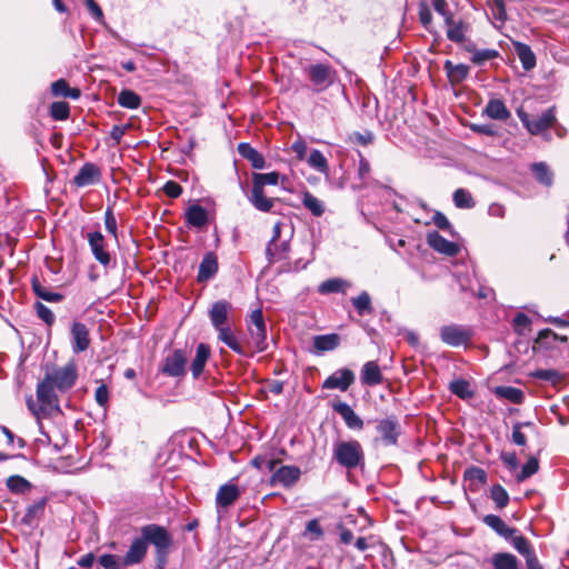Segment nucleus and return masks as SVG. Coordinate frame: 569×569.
Returning <instances> with one entry per match:
<instances>
[{"label": "nucleus", "instance_id": "f257e3e1", "mask_svg": "<svg viewBox=\"0 0 569 569\" xmlns=\"http://www.w3.org/2000/svg\"><path fill=\"white\" fill-rule=\"evenodd\" d=\"M147 545L154 548L156 569H164L168 557L173 548V537L167 528L157 523H150L140 528Z\"/></svg>", "mask_w": 569, "mask_h": 569}, {"label": "nucleus", "instance_id": "f03ea898", "mask_svg": "<svg viewBox=\"0 0 569 569\" xmlns=\"http://www.w3.org/2000/svg\"><path fill=\"white\" fill-rule=\"evenodd\" d=\"M280 174L276 171L268 173L252 174V190L249 196L250 203L261 212H269L274 206L276 199L264 196L266 186H276L279 183Z\"/></svg>", "mask_w": 569, "mask_h": 569}, {"label": "nucleus", "instance_id": "7ed1b4c3", "mask_svg": "<svg viewBox=\"0 0 569 569\" xmlns=\"http://www.w3.org/2000/svg\"><path fill=\"white\" fill-rule=\"evenodd\" d=\"M333 458L348 470L363 465L365 453L357 440L339 441L333 446Z\"/></svg>", "mask_w": 569, "mask_h": 569}, {"label": "nucleus", "instance_id": "20e7f679", "mask_svg": "<svg viewBox=\"0 0 569 569\" xmlns=\"http://www.w3.org/2000/svg\"><path fill=\"white\" fill-rule=\"evenodd\" d=\"M303 73L312 86L313 92H322L338 78L337 71L326 63H312L303 68Z\"/></svg>", "mask_w": 569, "mask_h": 569}, {"label": "nucleus", "instance_id": "39448f33", "mask_svg": "<svg viewBox=\"0 0 569 569\" xmlns=\"http://www.w3.org/2000/svg\"><path fill=\"white\" fill-rule=\"evenodd\" d=\"M44 377L57 388V390L61 392L68 391L77 381V365L73 361H70L62 367H52L47 370Z\"/></svg>", "mask_w": 569, "mask_h": 569}, {"label": "nucleus", "instance_id": "423d86ee", "mask_svg": "<svg viewBox=\"0 0 569 569\" xmlns=\"http://www.w3.org/2000/svg\"><path fill=\"white\" fill-rule=\"evenodd\" d=\"M517 116L519 117L522 124L531 134H540L550 129L556 122L555 109L549 108L545 110L540 116L535 119H531L530 116L523 110H517Z\"/></svg>", "mask_w": 569, "mask_h": 569}, {"label": "nucleus", "instance_id": "0eeeda50", "mask_svg": "<svg viewBox=\"0 0 569 569\" xmlns=\"http://www.w3.org/2000/svg\"><path fill=\"white\" fill-rule=\"evenodd\" d=\"M376 431L385 446H397L401 435V425L398 417L390 415L376 420Z\"/></svg>", "mask_w": 569, "mask_h": 569}, {"label": "nucleus", "instance_id": "6e6552de", "mask_svg": "<svg viewBox=\"0 0 569 569\" xmlns=\"http://www.w3.org/2000/svg\"><path fill=\"white\" fill-rule=\"evenodd\" d=\"M248 331L251 342L254 345L257 352L267 349V332L263 315L260 309L253 310L248 319Z\"/></svg>", "mask_w": 569, "mask_h": 569}, {"label": "nucleus", "instance_id": "1a4fd4ad", "mask_svg": "<svg viewBox=\"0 0 569 569\" xmlns=\"http://www.w3.org/2000/svg\"><path fill=\"white\" fill-rule=\"evenodd\" d=\"M233 307L227 300H218L208 311L210 322L214 330L229 327L232 323Z\"/></svg>", "mask_w": 569, "mask_h": 569}, {"label": "nucleus", "instance_id": "9d476101", "mask_svg": "<svg viewBox=\"0 0 569 569\" xmlns=\"http://www.w3.org/2000/svg\"><path fill=\"white\" fill-rule=\"evenodd\" d=\"M88 243L94 259L104 268L111 266V254L106 249V240L100 231L89 232L87 234Z\"/></svg>", "mask_w": 569, "mask_h": 569}, {"label": "nucleus", "instance_id": "9b49d317", "mask_svg": "<svg viewBox=\"0 0 569 569\" xmlns=\"http://www.w3.org/2000/svg\"><path fill=\"white\" fill-rule=\"evenodd\" d=\"M71 348L74 353L86 351L91 342L90 332L87 326L80 321H73L70 328Z\"/></svg>", "mask_w": 569, "mask_h": 569}, {"label": "nucleus", "instance_id": "f8f14e48", "mask_svg": "<svg viewBox=\"0 0 569 569\" xmlns=\"http://www.w3.org/2000/svg\"><path fill=\"white\" fill-rule=\"evenodd\" d=\"M355 382V373L352 370L342 368L336 370L330 375L322 383L323 389H338L340 391H347L349 387Z\"/></svg>", "mask_w": 569, "mask_h": 569}, {"label": "nucleus", "instance_id": "ddd939ff", "mask_svg": "<svg viewBox=\"0 0 569 569\" xmlns=\"http://www.w3.org/2000/svg\"><path fill=\"white\" fill-rule=\"evenodd\" d=\"M440 338L446 345L458 347L469 341L470 332L461 326L449 325L441 327Z\"/></svg>", "mask_w": 569, "mask_h": 569}, {"label": "nucleus", "instance_id": "4468645a", "mask_svg": "<svg viewBox=\"0 0 569 569\" xmlns=\"http://www.w3.org/2000/svg\"><path fill=\"white\" fill-rule=\"evenodd\" d=\"M187 359L181 350L168 355L161 366V372L169 377H180L186 372Z\"/></svg>", "mask_w": 569, "mask_h": 569}, {"label": "nucleus", "instance_id": "2eb2a0df", "mask_svg": "<svg viewBox=\"0 0 569 569\" xmlns=\"http://www.w3.org/2000/svg\"><path fill=\"white\" fill-rule=\"evenodd\" d=\"M301 471L296 466H282L271 476V485H281L284 488L292 487L300 479Z\"/></svg>", "mask_w": 569, "mask_h": 569}, {"label": "nucleus", "instance_id": "dca6fc26", "mask_svg": "<svg viewBox=\"0 0 569 569\" xmlns=\"http://www.w3.org/2000/svg\"><path fill=\"white\" fill-rule=\"evenodd\" d=\"M147 551L148 545L143 536L140 533V537H136L132 540L128 551L123 556V565L133 566L140 563L146 558Z\"/></svg>", "mask_w": 569, "mask_h": 569}, {"label": "nucleus", "instance_id": "f3484780", "mask_svg": "<svg viewBox=\"0 0 569 569\" xmlns=\"http://www.w3.org/2000/svg\"><path fill=\"white\" fill-rule=\"evenodd\" d=\"M57 389L46 377L37 386V402L43 403L51 411L58 409Z\"/></svg>", "mask_w": 569, "mask_h": 569}, {"label": "nucleus", "instance_id": "a211bd4d", "mask_svg": "<svg viewBox=\"0 0 569 569\" xmlns=\"http://www.w3.org/2000/svg\"><path fill=\"white\" fill-rule=\"evenodd\" d=\"M241 496V490L233 482H227L222 485L216 495L217 508L226 509L233 505Z\"/></svg>", "mask_w": 569, "mask_h": 569}, {"label": "nucleus", "instance_id": "6ab92c4d", "mask_svg": "<svg viewBox=\"0 0 569 569\" xmlns=\"http://www.w3.org/2000/svg\"><path fill=\"white\" fill-rule=\"evenodd\" d=\"M428 244L436 251L453 257L459 252V246L440 236L437 231L429 232L427 236Z\"/></svg>", "mask_w": 569, "mask_h": 569}, {"label": "nucleus", "instance_id": "aec40b11", "mask_svg": "<svg viewBox=\"0 0 569 569\" xmlns=\"http://www.w3.org/2000/svg\"><path fill=\"white\" fill-rule=\"evenodd\" d=\"M332 409L341 416L348 428L353 430H361L363 428L362 419L347 402H336L332 405Z\"/></svg>", "mask_w": 569, "mask_h": 569}, {"label": "nucleus", "instance_id": "412c9836", "mask_svg": "<svg viewBox=\"0 0 569 569\" xmlns=\"http://www.w3.org/2000/svg\"><path fill=\"white\" fill-rule=\"evenodd\" d=\"M47 502H48V499L43 497L40 500L28 506V508L21 519L22 523L30 528L37 527L40 519L44 516Z\"/></svg>", "mask_w": 569, "mask_h": 569}, {"label": "nucleus", "instance_id": "4be33fe9", "mask_svg": "<svg viewBox=\"0 0 569 569\" xmlns=\"http://www.w3.org/2000/svg\"><path fill=\"white\" fill-rule=\"evenodd\" d=\"M218 271V259L213 252H207L199 264L197 280L200 283L209 281Z\"/></svg>", "mask_w": 569, "mask_h": 569}, {"label": "nucleus", "instance_id": "5701e85b", "mask_svg": "<svg viewBox=\"0 0 569 569\" xmlns=\"http://www.w3.org/2000/svg\"><path fill=\"white\" fill-rule=\"evenodd\" d=\"M100 178V170L93 163H84L73 178L77 187H86L94 183Z\"/></svg>", "mask_w": 569, "mask_h": 569}, {"label": "nucleus", "instance_id": "b1692460", "mask_svg": "<svg viewBox=\"0 0 569 569\" xmlns=\"http://www.w3.org/2000/svg\"><path fill=\"white\" fill-rule=\"evenodd\" d=\"M218 333V340L223 342L226 346H228L232 351H234L237 355L246 356L247 352L239 341L236 332L232 329V326L224 327L221 329L216 330Z\"/></svg>", "mask_w": 569, "mask_h": 569}, {"label": "nucleus", "instance_id": "393cba45", "mask_svg": "<svg viewBox=\"0 0 569 569\" xmlns=\"http://www.w3.org/2000/svg\"><path fill=\"white\" fill-rule=\"evenodd\" d=\"M447 27V38L455 42L461 44L466 40V34L469 31V24L463 20L456 21L453 17L450 18V22H445Z\"/></svg>", "mask_w": 569, "mask_h": 569}, {"label": "nucleus", "instance_id": "a878e982", "mask_svg": "<svg viewBox=\"0 0 569 569\" xmlns=\"http://www.w3.org/2000/svg\"><path fill=\"white\" fill-rule=\"evenodd\" d=\"M361 382L367 386L380 385L383 380L381 370L376 361H368L361 369Z\"/></svg>", "mask_w": 569, "mask_h": 569}, {"label": "nucleus", "instance_id": "bb28decb", "mask_svg": "<svg viewBox=\"0 0 569 569\" xmlns=\"http://www.w3.org/2000/svg\"><path fill=\"white\" fill-rule=\"evenodd\" d=\"M483 522L492 530H495L499 536L506 539L511 538L517 532L515 528L508 527L506 522L496 515L485 516Z\"/></svg>", "mask_w": 569, "mask_h": 569}, {"label": "nucleus", "instance_id": "cd10ccee", "mask_svg": "<svg viewBox=\"0 0 569 569\" xmlns=\"http://www.w3.org/2000/svg\"><path fill=\"white\" fill-rule=\"evenodd\" d=\"M238 152L248 161H250L251 166L254 169H263L266 166V160L263 156L252 148L249 143H239Z\"/></svg>", "mask_w": 569, "mask_h": 569}, {"label": "nucleus", "instance_id": "c85d7f7f", "mask_svg": "<svg viewBox=\"0 0 569 569\" xmlns=\"http://www.w3.org/2000/svg\"><path fill=\"white\" fill-rule=\"evenodd\" d=\"M443 68L452 84L461 83L469 74V67L463 63L453 64L450 60H447Z\"/></svg>", "mask_w": 569, "mask_h": 569}, {"label": "nucleus", "instance_id": "c756f323", "mask_svg": "<svg viewBox=\"0 0 569 569\" xmlns=\"http://www.w3.org/2000/svg\"><path fill=\"white\" fill-rule=\"evenodd\" d=\"M340 345V337L337 333L320 335L313 337V348L317 352L335 350Z\"/></svg>", "mask_w": 569, "mask_h": 569}, {"label": "nucleus", "instance_id": "7c9ffc66", "mask_svg": "<svg viewBox=\"0 0 569 569\" xmlns=\"http://www.w3.org/2000/svg\"><path fill=\"white\" fill-rule=\"evenodd\" d=\"M210 357V348L204 343H200L197 347L196 357L191 363V372L194 378H198L204 368L206 362Z\"/></svg>", "mask_w": 569, "mask_h": 569}, {"label": "nucleus", "instance_id": "2f4dec72", "mask_svg": "<svg viewBox=\"0 0 569 569\" xmlns=\"http://www.w3.org/2000/svg\"><path fill=\"white\" fill-rule=\"evenodd\" d=\"M486 114L493 120H507L510 117V111L507 109L505 102L500 99H491L486 106Z\"/></svg>", "mask_w": 569, "mask_h": 569}, {"label": "nucleus", "instance_id": "473e14b6", "mask_svg": "<svg viewBox=\"0 0 569 569\" xmlns=\"http://www.w3.org/2000/svg\"><path fill=\"white\" fill-rule=\"evenodd\" d=\"M516 53L525 70H531L536 66V56L528 44L522 42L513 43Z\"/></svg>", "mask_w": 569, "mask_h": 569}, {"label": "nucleus", "instance_id": "72a5a7b5", "mask_svg": "<svg viewBox=\"0 0 569 569\" xmlns=\"http://www.w3.org/2000/svg\"><path fill=\"white\" fill-rule=\"evenodd\" d=\"M493 569H518L519 561L516 556L508 552H497L491 557Z\"/></svg>", "mask_w": 569, "mask_h": 569}, {"label": "nucleus", "instance_id": "f704fd0d", "mask_svg": "<svg viewBox=\"0 0 569 569\" xmlns=\"http://www.w3.org/2000/svg\"><path fill=\"white\" fill-rule=\"evenodd\" d=\"M186 219L190 226L201 228L208 222V213L203 207L193 204L187 210Z\"/></svg>", "mask_w": 569, "mask_h": 569}, {"label": "nucleus", "instance_id": "c9c22d12", "mask_svg": "<svg viewBox=\"0 0 569 569\" xmlns=\"http://www.w3.org/2000/svg\"><path fill=\"white\" fill-rule=\"evenodd\" d=\"M557 341L565 343L568 341V338L566 336L557 335L551 329H543L539 331L535 340V347L538 346L539 348H551L553 342Z\"/></svg>", "mask_w": 569, "mask_h": 569}, {"label": "nucleus", "instance_id": "e433bc0d", "mask_svg": "<svg viewBox=\"0 0 569 569\" xmlns=\"http://www.w3.org/2000/svg\"><path fill=\"white\" fill-rule=\"evenodd\" d=\"M8 490L14 495H24L32 489V483L22 476H10L6 480Z\"/></svg>", "mask_w": 569, "mask_h": 569}, {"label": "nucleus", "instance_id": "4c0bfd02", "mask_svg": "<svg viewBox=\"0 0 569 569\" xmlns=\"http://www.w3.org/2000/svg\"><path fill=\"white\" fill-rule=\"evenodd\" d=\"M349 286L350 283L347 280L341 278H331L319 284L318 292L321 295L345 292Z\"/></svg>", "mask_w": 569, "mask_h": 569}, {"label": "nucleus", "instance_id": "58836bf2", "mask_svg": "<svg viewBox=\"0 0 569 569\" xmlns=\"http://www.w3.org/2000/svg\"><path fill=\"white\" fill-rule=\"evenodd\" d=\"M51 92L57 97H66L71 99H78L80 97V90L77 88H70L64 79H59L51 84Z\"/></svg>", "mask_w": 569, "mask_h": 569}, {"label": "nucleus", "instance_id": "ea45409f", "mask_svg": "<svg viewBox=\"0 0 569 569\" xmlns=\"http://www.w3.org/2000/svg\"><path fill=\"white\" fill-rule=\"evenodd\" d=\"M289 252V242L288 241H278L276 243H268L266 249V254L270 262L276 260H282L287 257Z\"/></svg>", "mask_w": 569, "mask_h": 569}, {"label": "nucleus", "instance_id": "a19ab883", "mask_svg": "<svg viewBox=\"0 0 569 569\" xmlns=\"http://www.w3.org/2000/svg\"><path fill=\"white\" fill-rule=\"evenodd\" d=\"M302 204L315 217H321L325 212V203L309 191L302 193Z\"/></svg>", "mask_w": 569, "mask_h": 569}, {"label": "nucleus", "instance_id": "79ce46f5", "mask_svg": "<svg viewBox=\"0 0 569 569\" xmlns=\"http://www.w3.org/2000/svg\"><path fill=\"white\" fill-rule=\"evenodd\" d=\"M32 290L38 298L48 302H60L63 300V295L48 290L36 278L32 280Z\"/></svg>", "mask_w": 569, "mask_h": 569}, {"label": "nucleus", "instance_id": "37998d69", "mask_svg": "<svg viewBox=\"0 0 569 569\" xmlns=\"http://www.w3.org/2000/svg\"><path fill=\"white\" fill-rule=\"evenodd\" d=\"M359 316L370 315L373 311L371 298L367 291H362L358 297L351 299Z\"/></svg>", "mask_w": 569, "mask_h": 569}, {"label": "nucleus", "instance_id": "c03bdc74", "mask_svg": "<svg viewBox=\"0 0 569 569\" xmlns=\"http://www.w3.org/2000/svg\"><path fill=\"white\" fill-rule=\"evenodd\" d=\"M308 164L315 169L316 171L328 174L329 172V164L326 159V157L322 154L321 151L315 149L310 152L308 158Z\"/></svg>", "mask_w": 569, "mask_h": 569}, {"label": "nucleus", "instance_id": "a18cd8bd", "mask_svg": "<svg viewBox=\"0 0 569 569\" xmlns=\"http://www.w3.org/2000/svg\"><path fill=\"white\" fill-rule=\"evenodd\" d=\"M495 393L503 399H507L513 403H521L523 399V392L515 387L500 386L495 389Z\"/></svg>", "mask_w": 569, "mask_h": 569}, {"label": "nucleus", "instance_id": "49530a36", "mask_svg": "<svg viewBox=\"0 0 569 569\" xmlns=\"http://www.w3.org/2000/svg\"><path fill=\"white\" fill-rule=\"evenodd\" d=\"M118 103L127 109H138L141 104V98L132 90H122L118 96Z\"/></svg>", "mask_w": 569, "mask_h": 569}, {"label": "nucleus", "instance_id": "de8ad7c7", "mask_svg": "<svg viewBox=\"0 0 569 569\" xmlns=\"http://www.w3.org/2000/svg\"><path fill=\"white\" fill-rule=\"evenodd\" d=\"M450 391L463 400L471 399L475 395L469 381L463 379L452 381L450 383Z\"/></svg>", "mask_w": 569, "mask_h": 569}, {"label": "nucleus", "instance_id": "09e8293b", "mask_svg": "<svg viewBox=\"0 0 569 569\" xmlns=\"http://www.w3.org/2000/svg\"><path fill=\"white\" fill-rule=\"evenodd\" d=\"M452 198L455 206L460 209H471L476 204L471 193L462 188L457 189L453 192Z\"/></svg>", "mask_w": 569, "mask_h": 569}, {"label": "nucleus", "instance_id": "8fccbe9b", "mask_svg": "<svg viewBox=\"0 0 569 569\" xmlns=\"http://www.w3.org/2000/svg\"><path fill=\"white\" fill-rule=\"evenodd\" d=\"M490 498L498 509L505 508L509 503V495L501 485H493L490 489Z\"/></svg>", "mask_w": 569, "mask_h": 569}, {"label": "nucleus", "instance_id": "3c124183", "mask_svg": "<svg viewBox=\"0 0 569 569\" xmlns=\"http://www.w3.org/2000/svg\"><path fill=\"white\" fill-rule=\"evenodd\" d=\"M530 318L522 312H518L512 320L513 330L519 336H526L530 331Z\"/></svg>", "mask_w": 569, "mask_h": 569}, {"label": "nucleus", "instance_id": "603ef678", "mask_svg": "<svg viewBox=\"0 0 569 569\" xmlns=\"http://www.w3.org/2000/svg\"><path fill=\"white\" fill-rule=\"evenodd\" d=\"M498 57L499 52L496 49H480L479 51H475L470 61L476 66H483L487 61L493 60Z\"/></svg>", "mask_w": 569, "mask_h": 569}, {"label": "nucleus", "instance_id": "864d4df0", "mask_svg": "<svg viewBox=\"0 0 569 569\" xmlns=\"http://www.w3.org/2000/svg\"><path fill=\"white\" fill-rule=\"evenodd\" d=\"M70 107L64 101H56L50 107V116L54 120L63 121L69 118Z\"/></svg>", "mask_w": 569, "mask_h": 569}, {"label": "nucleus", "instance_id": "5fc2aeb1", "mask_svg": "<svg viewBox=\"0 0 569 569\" xmlns=\"http://www.w3.org/2000/svg\"><path fill=\"white\" fill-rule=\"evenodd\" d=\"M532 172L539 182H541L546 186L551 184L552 174H551L549 168L545 163H542V162L535 163L532 166Z\"/></svg>", "mask_w": 569, "mask_h": 569}, {"label": "nucleus", "instance_id": "6e6d98bb", "mask_svg": "<svg viewBox=\"0 0 569 569\" xmlns=\"http://www.w3.org/2000/svg\"><path fill=\"white\" fill-rule=\"evenodd\" d=\"M539 469V462L536 458H530L522 467L520 473L517 475V481L522 482L532 475H535Z\"/></svg>", "mask_w": 569, "mask_h": 569}, {"label": "nucleus", "instance_id": "4d7b16f0", "mask_svg": "<svg viewBox=\"0 0 569 569\" xmlns=\"http://www.w3.org/2000/svg\"><path fill=\"white\" fill-rule=\"evenodd\" d=\"M34 309L37 312V316L48 326L51 327L56 321L54 313L42 302H36Z\"/></svg>", "mask_w": 569, "mask_h": 569}, {"label": "nucleus", "instance_id": "13d9d810", "mask_svg": "<svg viewBox=\"0 0 569 569\" xmlns=\"http://www.w3.org/2000/svg\"><path fill=\"white\" fill-rule=\"evenodd\" d=\"M492 17L500 21L505 22L507 19L506 8L503 0H491L488 2Z\"/></svg>", "mask_w": 569, "mask_h": 569}, {"label": "nucleus", "instance_id": "bf43d9fd", "mask_svg": "<svg viewBox=\"0 0 569 569\" xmlns=\"http://www.w3.org/2000/svg\"><path fill=\"white\" fill-rule=\"evenodd\" d=\"M532 422H517L512 427V442L517 446H526L527 438L525 433L521 431L522 427H532Z\"/></svg>", "mask_w": 569, "mask_h": 569}, {"label": "nucleus", "instance_id": "052dcab7", "mask_svg": "<svg viewBox=\"0 0 569 569\" xmlns=\"http://www.w3.org/2000/svg\"><path fill=\"white\" fill-rule=\"evenodd\" d=\"M510 539L512 547L522 556L526 557L533 551L529 541L523 536H512Z\"/></svg>", "mask_w": 569, "mask_h": 569}, {"label": "nucleus", "instance_id": "680f3d73", "mask_svg": "<svg viewBox=\"0 0 569 569\" xmlns=\"http://www.w3.org/2000/svg\"><path fill=\"white\" fill-rule=\"evenodd\" d=\"M106 230L117 240L118 239V223L112 208L108 207L104 212Z\"/></svg>", "mask_w": 569, "mask_h": 569}, {"label": "nucleus", "instance_id": "e2e57ef3", "mask_svg": "<svg viewBox=\"0 0 569 569\" xmlns=\"http://www.w3.org/2000/svg\"><path fill=\"white\" fill-rule=\"evenodd\" d=\"M535 377L545 381H550L553 385L562 380V375L553 369H540L535 372Z\"/></svg>", "mask_w": 569, "mask_h": 569}, {"label": "nucleus", "instance_id": "0e129e2a", "mask_svg": "<svg viewBox=\"0 0 569 569\" xmlns=\"http://www.w3.org/2000/svg\"><path fill=\"white\" fill-rule=\"evenodd\" d=\"M27 407L37 419H41L42 417H46L48 413H50L46 406L40 402L37 403L32 396L27 398Z\"/></svg>", "mask_w": 569, "mask_h": 569}, {"label": "nucleus", "instance_id": "69168bd1", "mask_svg": "<svg viewBox=\"0 0 569 569\" xmlns=\"http://www.w3.org/2000/svg\"><path fill=\"white\" fill-rule=\"evenodd\" d=\"M419 20L427 30H430L432 24V14L426 2H420L419 4Z\"/></svg>", "mask_w": 569, "mask_h": 569}, {"label": "nucleus", "instance_id": "338daca9", "mask_svg": "<svg viewBox=\"0 0 569 569\" xmlns=\"http://www.w3.org/2000/svg\"><path fill=\"white\" fill-rule=\"evenodd\" d=\"M432 7L441 17H443L445 22H450V18L453 17L452 12L448 8V2L446 0H432Z\"/></svg>", "mask_w": 569, "mask_h": 569}, {"label": "nucleus", "instance_id": "774afa93", "mask_svg": "<svg viewBox=\"0 0 569 569\" xmlns=\"http://www.w3.org/2000/svg\"><path fill=\"white\" fill-rule=\"evenodd\" d=\"M99 563L104 569H119L120 567L119 558L114 555H102L99 558Z\"/></svg>", "mask_w": 569, "mask_h": 569}]
</instances>
